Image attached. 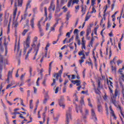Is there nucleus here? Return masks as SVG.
Instances as JSON below:
<instances>
[{"label": "nucleus", "instance_id": "nucleus-33", "mask_svg": "<svg viewBox=\"0 0 124 124\" xmlns=\"http://www.w3.org/2000/svg\"><path fill=\"white\" fill-rule=\"evenodd\" d=\"M94 92L96 94H100V91H99V88L94 89Z\"/></svg>", "mask_w": 124, "mask_h": 124}, {"label": "nucleus", "instance_id": "nucleus-9", "mask_svg": "<svg viewBox=\"0 0 124 124\" xmlns=\"http://www.w3.org/2000/svg\"><path fill=\"white\" fill-rule=\"evenodd\" d=\"M91 32L92 28H91V26H88L86 30V37L88 40H90L91 39V37L89 36V35H90V33Z\"/></svg>", "mask_w": 124, "mask_h": 124}, {"label": "nucleus", "instance_id": "nucleus-25", "mask_svg": "<svg viewBox=\"0 0 124 124\" xmlns=\"http://www.w3.org/2000/svg\"><path fill=\"white\" fill-rule=\"evenodd\" d=\"M81 48L86 49V41H81Z\"/></svg>", "mask_w": 124, "mask_h": 124}, {"label": "nucleus", "instance_id": "nucleus-64", "mask_svg": "<svg viewBox=\"0 0 124 124\" xmlns=\"http://www.w3.org/2000/svg\"><path fill=\"white\" fill-rule=\"evenodd\" d=\"M59 87H57L56 89H55V93H59Z\"/></svg>", "mask_w": 124, "mask_h": 124}, {"label": "nucleus", "instance_id": "nucleus-15", "mask_svg": "<svg viewBox=\"0 0 124 124\" xmlns=\"http://www.w3.org/2000/svg\"><path fill=\"white\" fill-rule=\"evenodd\" d=\"M115 107H117L118 109H119V111H120L122 116L124 118V113H123V108H122V107H121V106H120V105L118 106V103H117V106H115Z\"/></svg>", "mask_w": 124, "mask_h": 124}, {"label": "nucleus", "instance_id": "nucleus-11", "mask_svg": "<svg viewBox=\"0 0 124 124\" xmlns=\"http://www.w3.org/2000/svg\"><path fill=\"white\" fill-rule=\"evenodd\" d=\"M80 7L81 8V12L82 14L81 15V17H83L86 14V11H87V6L85 5L84 6V5L82 4L80 6Z\"/></svg>", "mask_w": 124, "mask_h": 124}, {"label": "nucleus", "instance_id": "nucleus-52", "mask_svg": "<svg viewBox=\"0 0 124 124\" xmlns=\"http://www.w3.org/2000/svg\"><path fill=\"white\" fill-rule=\"evenodd\" d=\"M50 23H46V31H48V30H49V28L50 27Z\"/></svg>", "mask_w": 124, "mask_h": 124}, {"label": "nucleus", "instance_id": "nucleus-63", "mask_svg": "<svg viewBox=\"0 0 124 124\" xmlns=\"http://www.w3.org/2000/svg\"><path fill=\"white\" fill-rule=\"evenodd\" d=\"M103 97L104 100H106L107 99L108 96L107 95H106V93L105 94L104 96Z\"/></svg>", "mask_w": 124, "mask_h": 124}, {"label": "nucleus", "instance_id": "nucleus-30", "mask_svg": "<svg viewBox=\"0 0 124 124\" xmlns=\"http://www.w3.org/2000/svg\"><path fill=\"white\" fill-rule=\"evenodd\" d=\"M28 8H31V1H29L27 4L26 5L25 11H27Z\"/></svg>", "mask_w": 124, "mask_h": 124}, {"label": "nucleus", "instance_id": "nucleus-12", "mask_svg": "<svg viewBox=\"0 0 124 124\" xmlns=\"http://www.w3.org/2000/svg\"><path fill=\"white\" fill-rule=\"evenodd\" d=\"M109 110L110 111V115H111V117H113L114 120H117V116H116V115L115 114V112L114 111V110H113V108H112L111 106L109 107Z\"/></svg>", "mask_w": 124, "mask_h": 124}, {"label": "nucleus", "instance_id": "nucleus-3", "mask_svg": "<svg viewBox=\"0 0 124 124\" xmlns=\"http://www.w3.org/2000/svg\"><path fill=\"white\" fill-rule=\"evenodd\" d=\"M76 106L77 113H79V112L82 115V119L84 121V123H87V121L86 120V119H87V116H86L89 115V110L85 109V115H84L83 114V111H82V107L78 106L77 105H76Z\"/></svg>", "mask_w": 124, "mask_h": 124}, {"label": "nucleus", "instance_id": "nucleus-61", "mask_svg": "<svg viewBox=\"0 0 124 124\" xmlns=\"http://www.w3.org/2000/svg\"><path fill=\"white\" fill-rule=\"evenodd\" d=\"M85 34V31H81L80 33V36H83L84 34Z\"/></svg>", "mask_w": 124, "mask_h": 124}, {"label": "nucleus", "instance_id": "nucleus-29", "mask_svg": "<svg viewBox=\"0 0 124 124\" xmlns=\"http://www.w3.org/2000/svg\"><path fill=\"white\" fill-rule=\"evenodd\" d=\"M17 1L18 6H19L20 7H22V5H23V0H18Z\"/></svg>", "mask_w": 124, "mask_h": 124}, {"label": "nucleus", "instance_id": "nucleus-36", "mask_svg": "<svg viewBox=\"0 0 124 124\" xmlns=\"http://www.w3.org/2000/svg\"><path fill=\"white\" fill-rule=\"evenodd\" d=\"M59 32H60V34L58 36L57 41H59V40H60V37H61V36H62V35L63 34V32H62V31H59Z\"/></svg>", "mask_w": 124, "mask_h": 124}, {"label": "nucleus", "instance_id": "nucleus-43", "mask_svg": "<svg viewBox=\"0 0 124 124\" xmlns=\"http://www.w3.org/2000/svg\"><path fill=\"white\" fill-rule=\"evenodd\" d=\"M108 8V6H107V5H106V8L105 9V10L104 11V15H103L104 17H105V16L106 15V11H107Z\"/></svg>", "mask_w": 124, "mask_h": 124}, {"label": "nucleus", "instance_id": "nucleus-27", "mask_svg": "<svg viewBox=\"0 0 124 124\" xmlns=\"http://www.w3.org/2000/svg\"><path fill=\"white\" fill-rule=\"evenodd\" d=\"M93 41H94V39L93 37H92L90 43L89 44V47H91H91H93Z\"/></svg>", "mask_w": 124, "mask_h": 124}, {"label": "nucleus", "instance_id": "nucleus-54", "mask_svg": "<svg viewBox=\"0 0 124 124\" xmlns=\"http://www.w3.org/2000/svg\"><path fill=\"white\" fill-rule=\"evenodd\" d=\"M78 81L77 82L76 86L80 87L81 86V81L80 80H78Z\"/></svg>", "mask_w": 124, "mask_h": 124}, {"label": "nucleus", "instance_id": "nucleus-28", "mask_svg": "<svg viewBox=\"0 0 124 124\" xmlns=\"http://www.w3.org/2000/svg\"><path fill=\"white\" fill-rule=\"evenodd\" d=\"M12 77V72L9 71L8 73V78H7L8 81H9V79Z\"/></svg>", "mask_w": 124, "mask_h": 124}, {"label": "nucleus", "instance_id": "nucleus-53", "mask_svg": "<svg viewBox=\"0 0 124 124\" xmlns=\"http://www.w3.org/2000/svg\"><path fill=\"white\" fill-rule=\"evenodd\" d=\"M95 4V0H91V5L93 6Z\"/></svg>", "mask_w": 124, "mask_h": 124}, {"label": "nucleus", "instance_id": "nucleus-7", "mask_svg": "<svg viewBox=\"0 0 124 124\" xmlns=\"http://www.w3.org/2000/svg\"><path fill=\"white\" fill-rule=\"evenodd\" d=\"M59 104L60 107H62V109L65 108V105L64 104V97L62 96L61 97L60 99L59 100Z\"/></svg>", "mask_w": 124, "mask_h": 124}, {"label": "nucleus", "instance_id": "nucleus-57", "mask_svg": "<svg viewBox=\"0 0 124 124\" xmlns=\"http://www.w3.org/2000/svg\"><path fill=\"white\" fill-rule=\"evenodd\" d=\"M71 82L73 83V84H74V85H76L77 83H78V80H72Z\"/></svg>", "mask_w": 124, "mask_h": 124}, {"label": "nucleus", "instance_id": "nucleus-35", "mask_svg": "<svg viewBox=\"0 0 124 124\" xmlns=\"http://www.w3.org/2000/svg\"><path fill=\"white\" fill-rule=\"evenodd\" d=\"M28 31H29V30L25 29L22 33V35H23V36H25L26 35V33H27Z\"/></svg>", "mask_w": 124, "mask_h": 124}, {"label": "nucleus", "instance_id": "nucleus-2", "mask_svg": "<svg viewBox=\"0 0 124 124\" xmlns=\"http://www.w3.org/2000/svg\"><path fill=\"white\" fill-rule=\"evenodd\" d=\"M31 35H28L25 41L23 42V46H24V54L26 55V53H27V50H28V48H30L31 46Z\"/></svg>", "mask_w": 124, "mask_h": 124}, {"label": "nucleus", "instance_id": "nucleus-26", "mask_svg": "<svg viewBox=\"0 0 124 124\" xmlns=\"http://www.w3.org/2000/svg\"><path fill=\"white\" fill-rule=\"evenodd\" d=\"M60 118V115H57L56 117L53 118V120L54 121V124H56L58 123V121H59V118Z\"/></svg>", "mask_w": 124, "mask_h": 124}, {"label": "nucleus", "instance_id": "nucleus-37", "mask_svg": "<svg viewBox=\"0 0 124 124\" xmlns=\"http://www.w3.org/2000/svg\"><path fill=\"white\" fill-rule=\"evenodd\" d=\"M111 70L112 72H114V73H116L117 72V68L116 67H114V66H111Z\"/></svg>", "mask_w": 124, "mask_h": 124}, {"label": "nucleus", "instance_id": "nucleus-55", "mask_svg": "<svg viewBox=\"0 0 124 124\" xmlns=\"http://www.w3.org/2000/svg\"><path fill=\"white\" fill-rule=\"evenodd\" d=\"M117 65L119 66L121 63H122L123 62V60H119L117 62Z\"/></svg>", "mask_w": 124, "mask_h": 124}, {"label": "nucleus", "instance_id": "nucleus-62", "mask_svg": "<svg viewBox=\"0 0 124 124\" xmlns=\"http://www.w3.org/2000/svg\"><path fill=\"white\" fill-rule=\"evenodd\" d=\"M62 9H64L63 12H66V11H67V8H65V6H64Z\"/></svg>", "mask_w": 124, "mask_h": 124}, {"label": "nucleus", "instance_id": "nucleus-44", "mask_svg": "<svg viewBox=\"0 0 124 124\" xmlns=\"http://www.w3.org/2000/svg\"><path fill=\"white\" fill-rule=\"evenodd\" d=\"M90 18H91V16L87 15L85 17V22H87V21H88L90 19Z\"/></svg>", "mask_w": 124, "mask_h": 124}, {"label": "nucleus", "instance_id": "nucleus-31", "mask_svg": "<svg viewBox=\"0 0 124 124\" xmlns=\"http://www.w3.org/2000/svg\"><path fill=\"white\" fill-rule=\"evenodd\" d=\"M28 14H25L23 16H21V19L20 20V22H22V21H23V20H26V19L27 18V16Z\"/></svg>", "mask_w": 124, "mask_h": 124}, {"label": "nucleus", "instance_id": "nucleus-17", "mask_svg": "<svg viewBox=\"0 0 124 124\" xmlns=\"http://www.w3.org/2000/svg\"><path fill=\"white\" fill-rule=\"evenodd\" d=\"M15 6L16 8L15 10L14 11L13 15H14V18H16V15H17V2H16L15 3Z\"/></svg>", "mask_w": 124, "mask_h": 124}, {"label": "nucleus", "instance_id": "nucleus-60", "mask_svg": "<svg viewBox=\"0 0 124 124\" xmlns=\"http://www.w3.org/2000/svg\"><path fill=\"white\" fill-rule=\"evenodd\" d=\"M112 56V49H111V48H109V59H110V58H111V57Z\"/></svg>", "mask_w": 124, "mask_h": 124}, {"label": "nucleus", "instance_id": "nucleus-32", "mask_svg": "<svg viewBox=\"0 0 124 124\" xmlns=\"http://www.w3.org/2000/svg\"><path fill=\"white\" fill-rule=\"evenodd\" d=\"M71 17V15H70V13L67 12V15H66V21H68L69 20V18Z\"/></svg>", "mask_w": 124, "mask_h": 124}, {"label": "nucleus", "instance_id": "nucleus-21", "mask_svg": "<svg viewBox=\"0 0 124 124\" xmlns=\"http://www.w3.org/2000/svg\"><path fill=\"white\" fill-rule=\"evenodd\" d=\"M45 16H46V19L44 22V24H45V22L48 20V16L47 14V7H45Z\"/></svg>", "mask_w": 124, "mask_h": 124}, {"label": "nucleus", "instance_id": "nucleus-59", "mask_svg": "<svg viewBox=\"0 0 124 124\" xmlns=\"http://www.w3.org/2000/svg\"><path fill=\"white\" fill-rule=\"evenodd\" d=\"M31 47H32L33 48H35V47H36V45H35V43L32 42V44L31 45Z\"/></svg>", "mask_w": 124, "mask_h": 124}, {"label": "nucleus", "instance_id": "nucleus-10", "mask_svg": "<svg viewBox=\"0 0 124 124\" xmlns=\"http://www.w3.org/2000/svg\"><path fill=\"white\" fill-rule=\"evenodd\" d=\"M40 45H41L40 43H39L37 44L36 48L34 49V51H35V53L33 58V60H35V59H36V56H37V54H38V51H39V48L40 47Z\"/></svg>", "mask_w": 124, "mask_h": 124}, {"label": "nucleus", "instance_id": "nucleus-48", "mask_svg": "<svg viewBox=\"0 0 124 124\" xmlns=\"http://www.w3.org/2000/svg\"><path fill=\"white\" fill-rule=\"evenodd\" d=\"M32 68L31 67H30V77H31L32 75Z\"/></svg>", "mask_w": 124, "mask_h": 124}, {"label": "nucleus", "instance_id": "nucleus-5", "mask_svg": "<svg viewBox=\"0 0 124 124\" xmlns=\"http://www.w3.org/2000/svg\"><path fill=\"white\" fill-rule=\"evenodd\" d=\"M69 120H72L71 117V109H69L66 111V124H69Z\"/></svg>", "mask_w": 124, "mask_h": 124}, {"label": "nucleus", "instance_id": "nucleus-24", "mask_svg": "<svg viewBox=\"0 0 124 124\" xmlns=\"http://www.w3.org/2000/svg\"><path fill=\"white\" fill-rule=\"evenodd\" d=\"M15 84V81L14 80H12L11 82V84L8 85L6 88V90L9 89V88H10V87L13 86V85H14Z\"/></svg>", "mask_w": 124, "mask_h": 124}, {"label": "nucleus", "instance_id": "nucleus-13", "mask_svg": "<svg viewBox=\"0 0 124 124\" xmlns=\"http://www.w3.org/2000/svg\"><path fill=\"white\" fill-rule=\"evenodd\" d=\"M4 45L5 46V56H7V53H8V50H7V45H8V42H6V40L5 39L4 41Z\"/></svg>", "mask_w": 124, "mask_h": 124}, {"label": "nucleus", "instance_id": "nucleus-34", "mask_svg": "<svg viewBox=\"0 0 124 124\" xmlns=\"http://www.w3.org/2000/svg\"><path fill=\"white\" fill-rule=\"evenodd\" d=\"M46 118V111H45L43 113V123H45Z\"/></svg>", "mask_w": 124, "mask_h": 124}, {"label": "nucleus", "instance_id": "nucleus-39", "mask_svg": "<svg viewBox=\"0 0 124 124\" xmlns=\"http://www.w3.org/2000/svg\"><path fill=\"white\" fill-rule=\"evenodd\" d=\"M72 3V5H74L75 3H76V4H78L79 0H73Z\"/></svg>", "mask_w": 124, "mask_h": 124}, {"label": "nucleus", "instance_id": "nucleus-16", "mask_svg": "<svg viewBox=\"0 0 124 124\" xmlns=\"http://www.w3.org/2000/svg\"><path fill=\"white\" fill-rule=\"evenodd\" d=\"M30 25L31 28L33 30L34 29V18L33 17L30 20Z\"/></svg>", "mask_w": 124, "mask_h": 124}, {"label": "nucleus", "instance_id": "nucleus-58", "mask_svg": "<svg viewBox=\"0 0 124 124\" xmlns=\"http://www.w3.org/2000/svg\"><path fill=\"white\" fill-rule=\"evenodd\" d=\"M51 19H52V13H50L48 15V20L51 21Z\"/></svg>", "mask_w": 124, "mask_h": 124}, {"label": "nucleus", "instance_id": "nucleus-14", "mask_svg": "<svg viewBox=\"0 0 124 124\" xmlns=\"http://www.w3.org/2000/svg\"><path fill=\"white\" fill-rule=\"evenodd\" d=\"M91 115L93 118V119H95L96 121L97 120V118H96V115H95V112H94V110L93 109H91Z\"/></svg>", "mask_w": 124, "mask_h": 124}, {"label": "nucleus", "instance_id": "nucleus-40", "mask_svg": "<svg viewBox=\"0 0 124 124\" xmlns=\"http://www.w3.org/2000/svg\"><path fill=\"white\" fill-rule=\"evenodd\" d=\"M75 40L76 41H77L78 42V46H80V45H81V40L78 38V39H76V38H75Z\"/></svg>", "mask_w": 124, "mask_h": 124}, {"label": "nucleus", "instance_id": "nucleus-41", "mask_svg": "<svg viewBox=\"0 0 124 124\" xmlns=\"http://www.w3.org/2000/svg\"><path fill=\"white\" fill-rule=\"evenodd\" d=\"M80 104L81 105H85V102L84 101V97H81L80 101Z\"/></svg>", "mask_w": 124, "mask_h": 124}, {"label": "nucleus", "instance_id": "nucleus-1", "mask_svg": "<svg viewBox=\"0 0 124 124\" xmlns=\"http://www.w3.org/2000/svg\"><path fill=\"white\" fill-rule=\"evenodd\" d=\"M107 83L108 85H109V83H110V86H108V89L109 90V93L111 99V102L114 104V106H117V97H118V98H120V96L121 95V92L118 90V89H116L114 91V93H114V91L112 89L113 88V82H112L111 80H107Z\"/></svg>", "mask_w": 124, "mask_h": 124}, {"label": "nucleus", "instance_id": "nucleus-49", "mask_svg": "<svg viewBox=\"0 0 124 124\" xmlns=\"http://www.w3.org/2000/svg\"><path fill=\"white\" fill-rule=\"evenodd\" d=\"M39 80H40V78H38L36 81V86H37V87H39Z\"/></svg>", "mask_w": 124, "mask_h": 124}, {"label": "nucleus", "instance_id": "nucleus-47", "mask_svg": "<svg viewBox=\"0 0 124 124\" xmlns=\"http://www.w3.org/2000/svg\"><path fill=\"white\" fill-rule=\"evenodd\" d=\"M96 12V10H95V8H94V7H92V11L91 12V14H93V13H95Z\"/></svg>", "mask_w": 124, "mask_h": 124}, {"label": "nucleus", "instance_id": "nucleus-6", "mask_svg": "<svg viewBox=\"0 0 124 124\" xmlns=\"http://www.w3.org/2000/svg\"><path fill=\"white\" fill-rule=\"evenodd\" d=\"M55 0H51L50 1V4L48 8L49 12H54L55 9H56V5L54 3Z\"/></svg>", "mask_w": 124, "mask_h": 124}, {"label": "nucleus", "instance_id": "nucleus-8", "mask_svg": "<svg viewBox=\"0 0 124 124\" xmlns=\"http://www.w3.org/2000/svg\"><path fill=\"white\" fill-rule=\"evenodd\" d=\"M61 77V76H60V74H59V73H54V74L53 75V77L55 78H53V83L51 84V86H55V84H56V81H58L59 80V77Z\"/></svg>", "mask_w": 124, "mask_h": 124}, {"label": "nucleus", "instance_id": "nucleus-50", "mask_svg": "<svg viewBox=\"0 0 124 124\" xmlns=\"http://www.w3.org/2000/svg\"><path fill=\"white\" fill-rule=\"evenodd\" d=\"M38 39V38L37 37V36H35L34 38H33V42H37V40Z\"/></svg>", "mask_w": 124, "mask_h": 124}, {"label": "nucleus", "instance_id": "nucleus-20", "mask_svg": "<svg viewBox=\"0 0 124 124\" xmlns=\"http://www.w3.org/2000/svg\"><path fill=\"white\" fill-rule=\"evenodd\" d=\"M58 24H59V21H57L55 23V24L53 25V26L51 27V30H50V31H49V32H51V31H55V28H56V27H57V26Z\"/></svg>", "mask_w": 124, "mask_h": 124}, {"label": "nucleus", "instance_id": "nucleus-19", "mask_svg": "<svg viewBox=\"0 0 124 124\" xmlns=\"http://www.w3.org/2000/svg\"><path fill=\"white\" fill-rule=\"evenodd\" d=\"M79 32V30L78 29H75L74 31V34L76 35V39H78L79 38V34L78 33Z\"/></svg>", "mask_w": 124, "mask_h": 124}, {"label": "nucleus", "instance_id": "nucleus-45", "mask_svg": "<svg viewBox=\"0 0 124 124\" xmlns=\"http://www.w3.org/2000/svg\"><path fill=\"white\" fill-rule=\"evenodd\" d=\"M86 63H88V65H93V62H92V60H91V59H90V62H86Z\"/></svg>", "mask_w": 124, "mask_h": 124}, {"label": "nucleus", "instance_id": "nucleus-56", "mask_svg": "<svg viewBox=\"0 0 124 124\" xmlns=\"http://www.w3.org/2000/svg\"><path fill=\"white\" fill-rule=\"evenodd\" d=\"M40 23H41V21H39L38 23V27L39 30H42V29L41 28V25H40Z\"/></svg>", "mask_w": 124, "mask_h": 124}, {"label": "nucleus", "instance_id": "nucleus-23", "mask_svg": "<svg viewBox=\"0 0 124 124\" xmlns=\"http://www.w3.org/2000/svg\"><path fill=\"white\" fill-rule=\"evenodd\" d=\"M98 107V111L99 113H101V114H102V111L103 110V108H102V106H101V105H98L97 106Z\"/></svg>", "mask_w": 124, "mask_h": 124}, {"label": "nucleus", "instance_id": "nucleus-51", "mask_svg": "<svg viewBox=\"0 0 124 124\" xmlns=\"http://www.w3.org/2000/svg\"><path fill=\"white\" fill-rule=\"evenodd\" d=\"M39 31L40 33V36H43V35H44V33L43 31H42V29H40Z\"/></svg>", "mask_w": 124, "mask_h": 124}, {"label": "nucleus", "instance_id": "nucleus-42", "mask_svg": "<svg viewBox=\"0 0 124 124\" xmlns=\"http://www.w3.org/2000/svg\"><path fill=\"white\" fill-rule=\"evenodd\" d=\"M73 0H69L68 2L67 7L69 8L71 6V4L72 3Z\"/></svg>", "mask_w": 124, "mask_h": 124}, {"label": "nucleus", "instance_id": "nucleus-4", "mask_svg": "<svg viewBox=\"0 0 124 124\" xmlns=\"http://www.w3.org/2000/svg\"><path fill=\"white\" fill-rule=\"evenodd\" d=\"M7 61H3V56L2 55L0 54V78H1L2 77V75L1 73H2V69H3V66L4 68H5V65L6 64H8Z\"/></svg>", "mask_w": 124, "mask_h": 124}, {"label": "nucleus", "instance_id": "nucleus-46", "mask_svg": "<svg viewBox=\"0 0 124 124\" xmlns=\"http://www.w3.org/2000/svg\"><path fill=\"white\" fill-rule=\"evenodd\" d=\"M33 12L34 14H36V13H37V7L33 8Z\"/></svg>", "mask_w": 124, "mask_h": 124}, {"label": "nucleus", "instance_id": "nucleus-22", "mask_svg": "<svg viewBox=\"0 0 124 124\" xmlns=\"http://www.w3.org/2000/svg\"><path fill=\"white\" fill-rule=\"evenodd\" d=\"M53 62H54L53 61H52L49 63V69H48V75H51V71H52V64H53Z\"/></svg>", "mask_w": 124, "mask_h": 124}, {"label": "nucleus", "instance_id": "nucleus-18", "mask_svg": "<svg viewBox=\"0 0 124 124\" xmlns=\"http://www.w3.org/2000/svg\"><path fill=\"white\" fill-rule=\"evenodd\" d=\"M16 53L17 54H19V56H21L22 54V51H20V42L18 43L17 49H16Z\"/></svg>", "mask_w": 124, "mask_h": 124}, {"label": "nucleus", "instance_id": "nucleus-38", "mask_svg": "<svg viewBox=\"0 0 124 124\" xmlns=\"http://www.w3.org/2000/svg\"><path fill=\"white\" fill-rule=\"evenodd\" d=\"M101 81L100 80H99L98 81V87L97 88L98 89H102V86H101Z\"/></svg>", "mask_w": 124, "mask_h": 124}]
</instances>
